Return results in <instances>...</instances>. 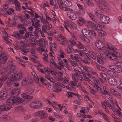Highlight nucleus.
I'll use <instances>...</instances> for the list:
<instances>
[{
    "label": "nucleus",
    "mask_w": 122,
    "mask_h": 122,
    "mask_svg": "<svg viewBox=\"0 0 122 122\" xmlns=\"http://www.w3.org/2000/svg\"><path fill=\"white\" fill-rule=\"evenodd\" d=\"M103 14L102 12H100V22H101V25L108 23L110 21L109 18L108 17L105 16Z\"/></svg>",
    "instance_id": "nucleus-1"
},
{
    "label": "nucleus",
    "mask_w": 122,
    "mask_h": 122,
    "mask_svg": "<svg viewBox=\"0 0 122 122\" xmlns=\"http://www.w3.org/2000/svg\"><path fill=\"white\" fill-rule=\"evenodd\" d=\"M35 116L38 117L41 119H45L48 117V115L43 111L41 110L36 112L34 114Z\"/></svg>",
    "instance_id": "nucleus-2"
},
{
    "label": "nucleus",
    "mask_w": 122,
    "mask_h": 122,
    "mask_svg": "<svg viewBox=\"0 0 122 122\" xmlns=\"http://www.w3.org/2000/svg\"><path fill=\"white\" fill-rule=\"evenodd\" d=\"M100 9L106 11H109L110 10L104 0H100Z\"/></svg>",
    "instance_id": "nucleus-3"
},
{
    "label": "nucleus",
    "mask_w": 122,
    "mask_h": 122,
    "mask_svg": "<svg viewBox=\"0 0 122 122\" xmlns=\"http://www.w3.org/2000/svg\"><path fill=\"white\" fill-rule=\"evenodd\" d=\"M104 26V25H101V24H100V36L102 37L100 38V40H102V41H104V36H105L107 35L106 32L102 30L103 29H102V27H103Z\"/></svg>",
    "instance_id": "nucleus-4"
},
{
    "label": "nucleus",
    "mask_w": 122,
    "mask_h": 122,
    "mask_svg": "<svg viewBox=\"0 0 122 122\" xmlns=\"http://www.w3.org/2000/svg\"><path fill=\"white\" fill-rule=\"evenodd\" d=\"M7 60V57L4 53L0 54V63L1 64L5 63Z\"/></svg>",
    "instance_id": "nucleus-5"
},
{
    "label": "nucleus",
    "mask_w": 122,
    "mask_h": 122,
    "mask_svg": "<svg viewBox=\"0 0 122 122\" xmlns=\"http://www.w3.org/2000/svg\"><path fill=\"white\" fill-rule=\"evenodd\" d=\"M67 16L72 20H75L77 17L76 13L73 12H68L67 14Z\"/></svg>",
    "instance_id": "nucleus-6"
},
{
    "label": "nucleus",
    "mask_w": 122,
    "mask_h": 122,
    "mask_svg": "<svg viewBox=\"0 0 122 122\" xmlns=\"http://www.w3.org/2000/svg\"><path fill=\"white\" fill-rule=\"evenodd\" d=\"M65 23L68 25L69 27L71 29H75L76 28V26L75 23L69 20H66V22H64V23Z\"/></svg>",
    "instance_id": "nucleus-7"
},
{
    "label": "nucleus",
    "mask_w": 122,
    "mask_h": 122,
    "mask_svg": "<svg viewBox=\"0 0 122 122\" xmlns=\"http://www.w3.org/2000/svg\"><path fill=\"white\" fill-rule=\"evenodd\" d=\"M93 80L95 85L93 86V89L95 92H96L98 90V88H99V86L98 85L99 83V81L98 79L95 77L94 78Z\"/></svg>",
    "instance_id": "nucleus-8"
},
{
    "label": "nucleus",
    "mask_w": 122,
    "mask_h": 122,
    "mask_svg": "<svg viewBox=\"0 0 122 122\" xmlns=\"http://www.w3.org/2000/svg\"><path fill=\"white\" fill-rule=\"evenodd\" d=\"M52 28V26L51 24H44L42 27V31L43 32L46 33L47 30H50Z\"/></svg>",
    "instance_id": "nucleus-9"
},
{
    "label": "nucleus",
    "mask_w": 122,
    "mask_h": 122,
    "mask_svg": "<svg viewBox=\"0 0 122 122\" xmlns=\"http://www.w3.org/2000/svg\"><path fill=\"white\" fill-rule=\"evenodd\" d=\"M82 33L83 36L86 37H89L91 34V32L87 29H83L82 30Z\"/></svg>",
    "instance_id": "nucleus-10"
},
{
    "label": "nucleus",
    "mask_w": 122,
    "mask_h": 122,
    "mask_svg": "<svg viewBox=\"0 0 122 122\" xmlns=\"http://www.w3.org/2000/svg\"><path fill=\"white\" fill-rule=\"evenodd\" d=\"M108 81L109 84L113 86H116L117 83L116 80L113 77L108 78Z\"/></svg>",
    "instance_id": "nucleus-11"
},
{
    "label": "nucleus",
    "mask_w": 122,
    "mask_h": 122,
    "mask_svg": "<svg viewBox=\"0 0 122 122\" xmlns=\"http://www.w3.org/2000/svg\"><path fill=\"white\" fill-rule=\"evenodd\" d=\"M100 81L103 83L105 81H106L107 78V76L106 74L103 73H101L100 75Z\"/></svg>",
    "instance_id": "nucleus-12"
},
{
    "label": "nucleus",
    "mask_w": 122,
    "mask_h": 122,
    "mask_svg": "<svg viewBox=\"0 0 122 122\" xmlns=\"http://www.w3.org/2000/svg\"><path fill=\"white\" fill-rule=\"evenodd\" d=\"M106 89V87L105 86H101V87H100V89L101 92L103 94L109 95L110 94V92L107 91Z\"/></svg>",
    "instance_id": "nucleus-13"
},
{
    "label": "nucleus",
    "mask_w": 122,
    "mask_h": 122,
    "mask_svg": "<svg viewBox=\"0 0 122 122\" xmlns=\"http://www.w3.org/2000/svg\"><path fill=\"white\" fill-rule=\"evenodd\" d=\"M20 92V90L19 88H15L12 90L11 94L14 96V97H15L18 96Z\"/></svg>",
    "instance_id": "nucleus-14"
},
{
    "label": "nucleus",
    "mask_w": 122,
    "mask_h": 122,
    "mask_svg": "<svg viewBox=\"0 0 122 122\" xmlns=\"http://www.w3.org/2000/svg\"><path fill=\"white\" fill-rule=\"evenodd\" d=\"M23 73L22 72H18L14 76L15 81H17L21 79L23 77Z\"/></svg>",
    "instance_id": "nucleus-15"
},
{
    "label": "nucleus",
    "mask_w": 122,
    "mask_h": 122,
    "mask_svg": "<svg viewBox=\"0 0 122 122\" xmlns=\"http://www.w3.org/2000/svg\"><path fill=\"white\" fill-rule=\"evenodd\" d=\"M15 97L12 96L8 98L6 101V103L9 104L11 105L15 103Z\"/></svg>",
    "instance_id": "nucleus-16"
},
{
    "label": "nucleus",
    "mask_w": 122,
    "mask_h": 122,
    "mask_svg": "<svg viewBox=\"0 0 122 122\" xmlns=\"http://www.w3.org/2000/svg\"><path fill=\"white\" fill-rule=\"evenodd\" d=\"M14 2L16 10L18 11H20L21 8L20 2L18 0H16L14 1Z\"/></svg>",
    "instance_id": "nucleus-17"
},
{
    "label": "nucleus",
    "mask_w": 122,
    "mask_h": 122,
    "mask_svg": "<svg viewBox=\"0 0 122 122\" xmlns=\"http://www.w3.org/2000/svg\"><path fill=\"white\" fill-rule=\"evenodd\" d=\"M13 35L14 37H15L17 39H20L23 36V35L20 33L18 31L14 32Z\"/></svg>",
    "instance_id": "nucleus-18"
},
{
    "label": "nucleus",
    "mask_w": 122,
    "mask_h": 122,
    "mask_svg": "<svg viewBox=\"0 0 122 122\" xmlns=\"http://www.w3.org/2000/svg\"><path fill=\"white\" fill-rule=\"evenodd\" d=\"M105 55L104 53H101L100 55V64L102 65L104 64V60L105 58Z\"/></svg>",
    "instance_id": "nucleus-19"
},
{
    "label": "nucleus",
    "mask_w": 122,
    "mask_h": 122,
    "mask_svg": "<svg viewBox=\"0 0 122 122\" xmlns=\"http://www.w3.org/2000/svg\"><path fill=\"white\" fill-rule=\"evenodd\" d=\"M15 81L14 78L8 77V79L7 80L6 84L8 85H11L14 84L15 82Z\"/></svg>",
    "instance_id": "nucleus-20"
},
{
    "label": "nucleus",
    "mask_w": 122,
    "mask_h": 122,
    "mask_svg": "<svg viewBox=\"0 0 122 122\" xmlns=\"http://www.w3.org/2000/svg\"><path fill=\"white\" fill-rule=\"evenodd\" d=\"M106 55L110 59L114 61H116L117 59V57L115 55L112 54V53L109 52L108 54H106Z\"/></svg>",
    "instance_id": "nucleus-21"
},
{
    "label": "nucleus",
    "mask_w": 122,
    "mask_h": 122,
    "mask_svg": "<svg viewBox=\"0 0 122 122\" xmlns=\"http://www.w3.org/2000/svg\"><path fill=\"white\" fill-rule=\"evenodd\" d=\"M47 42L43 38L39 39L38 44L39 46H45Z\"/></svg>",
    "instance_id": "nucleus-22"
},
{
    "label": "nucleus",
    "mask_w": 122,
    "mask_h": 122,
    "mask_svg": "<svg viewBox=\"0 0 122 122\" xmlns=\"http://www.w3.org/2000/svg\"><path fill=\"white\" fill-rule=\"evenodd\" d=\"M14 69L11 70L10 71L8 72V77L14 78L16 73L14 71Z\"/></svg>",
    "instance_id": "nucleus-23"
},
{
    "label": "nucleus",
    "mask_w": 122,
    "mask_h": 122,
    "mask_svg": "<svg viewBox=\"0 0 122 122\" xmlns=\"http://www.w3.org/2000/svg\"><path fill=\"white\" fill-rule=\"evenodd\" d=\"M7 94L6 92H0V98L1 100H4L7 98Z\"/></svg>",
    "instance_id": "nucleus-24"
},
{
    "label": "nucleus",
    "mask_w": 122,
    "mask_h": 122,
    "mask_svg": "<svg viewBox=\"0 0 122 122\" xmlns=\"http://www.w3.org/2000/svg\"><path fill=\"white\" fill-rule=\"evenodd\" d=\"M40 47L38 48L37 50L40 51V53H41L40 52H48L45 46H40Z\"/></svg>",
    "instance_id": "nucleus-25"
},
{
    "label": "nucleus",
    "mask_w": 122,
    "mask_h": 122,
    "mask_svg": "<svg viewBox=\"0 0 122 122\" xmlns=\"http://www.w3.org/2000/svg\"><path fill=\"white\" fill-rule=\"evenodd\" d=\"M35 91V90L32 88H29L25 91V93L29 95H33Z\"/></svg>",
    "instance_id": "nucleus-26"
},
{
    "label": "nucleus",
    "mask_w": 122,
    "mask_h": 122,
    "mask_svg": "<svg viewBox=\"0 0 122 122\" xmlns=\"http://www.w3.org/2000/svg\"><path fill=\"white\" fill-rule=\"evenodd\" d=\"M15 103H22L24 101V99L21 98L15 97Z\"/></svg>",
    "instance_id": "nucleus-27"
},
{
    "label": "nucleus",
    "mask_w": 122,
    "mask_h": 122,
    "mask_svg": "<svg viewBox=\"0 0 122 122\" xmlns=\"http://www.w3.org/2000/svg\"><path fill=\"white\" fill-rule=\"evenodd\" d=\"M104 41H102V40H100V50L101 51H103L104 52H105L104 48V45L103 42Z\"/></svg>",
    "instance_id": "nucleus-28"
},
{
    "label": "nucleus",
    "mask_w": 122,
    "mask_h": 122,
    "mask_svg": "<svg viewBox=\"0 0 122 122\" xmlns=\"http://www.w3.org/2000/svg\"><path fill=\"white\" fill-rule=\"evenodd\" d=\"M21 97L23 98L26 99H31L33 98V97L32 96L26 94L25 93H23L21 95Z\"/></svg>",
    "instance_id": "nucleus-29"
},
{
    "label": "nucleus",
    "mask_w": 122,
    "mask_h": 122,
    "mask_svg": "<svg viewBox=\"0 0 122 122\" xmlns=\"http://www.w3.org/2000/svg\"><path fill=\"white\" fill-rule=\"evenodd\" d=\"M107 74L111 76L114 77L115 76L116 73L112 71L108 70L107 72Z\"/></svg>",
    "instance_id": "nucleus-30"
},
{
    "label": "nucleus",
    "mask_w": 122,
    "mask_h": 122,
    "mask_svg": "<svg viewBox=\"0 0 122 122\" xmlns=\"http://www.w3.org/2000/svg\"><path fill=\"white\" fill-rule=\"evenodd\" d=\"M28 41V39H25L24 41H21L20 43L21 46L22 47V48H23L27 44V42Z\"/></svg>",
    "instance_id": "nucleus-31"
},
{
    "label": "nucleus",
    "mask_w": 122,
    "mask_h": 122,
    "mask_svg": "<svg viewBox=\"0 0 122 122\" xmlns=\"http://www.w3.org/2000/svg\"><path fill=\"white\" fill-rule=\"evenodd\" d=\"M29 83V82L28 80L26 78H25L22 81L21 84L22 85H26Z\"/></svg>",
    "instance_id": "nucleus-32"
},
{
    "label": "nucleus",
    "mask_w": 122,
    "mask_h": 122,
    "mask_svg": "<svg viewBox=\"0 0 122 122\" xmlns=\"http://www.w3.org/2000/svg\"><path fill=\"white\" fill-rule=\"evenodd\" d=\"M64 5L66 6L69 7L71 5L72 3L71 1L66 0L64 2Z\"/></svg>",
    "instance_id": "nucleus-33"
},
{
    "label": "nucleus",
    "mask_w": 122,
    "mask_h": 122,
    "mask_svg": "<svg viewBox=\"0 0 122 122\" xmlns=\"http://www.w3.org/2000/svg\"><path fill=\"white\" fill-rule=\"evenodd\" d=\"M4 104L5 108V110L7 111L10 109L11 108V105L8 103Z\"/></svg>",
    "instance_id": "nucleus-34"
},
{
    "label": "nucleus",
    "mask_w": 122,
    "mask_h": 122,
    "mask_svg": "<svg viewBox=\"0 0 122 122\" xmlns=\"http://www.w3.org/2000/svg\"><path fill=\"white\" fill-rule=\"evenodd\" d=\"M87 26L88 27H94L95 24L92 22L91 21H88L87 24Z\"/></svg>",
    "instance_id": "nucleus-35"
},
{
    "label": "nucleus",
    "mask_w": 122,
    "mask_h": 122,
    "mask_svg": "<svg viewBox=\"0 0 122 122\" xmlns=\"http://www.w3.org/2000/svg\"><path fill=\"white\" fill-rule=\"evenodd\" d=\"M115 68V71L117 72H120L122 71V68L120 66H116Z\"/></svg>",
    "instance_id": "nucleus-36"
},
{
    "label": "nucleus",
    "mask_w": 122,
    "mask_h": 122,
    "mask_svg": "<svg viewBox=\"0 0 122 122\" xmlns=\"http://www.w3.org/2000/svg\"><path fill=\"white\" fill-rule=\"evenodd\" d=\"M110 90L112 94L113 95H115L116 96L118 94L119 95L118 93L112 89H110Z\"/></svg>",
    "instance_id": "nucleus-37"
},
{
    "label": "nucleus",
    "mask_w": 122,
    "mask_h": 122,
    "mask_svg": "<svg viewBox=\"0 0 122 122\" xmlns=\"http://www.w3.org/2000/svg\"><path fill=\"white\" fill-rule=\"evenodd\" d=\"M37 102V101H35L31 102L30 104V107L33 108H35L36 104Z\"/></svg>",
    "instance_id": "nucleus-38"
},
{
    "label": "nucleus",
    "mask_w": 122,
    "mask_h": 122,
    "mask_svg": "<svg viewBox=\"0 0 122 122\" xmlns=\"http://www.w3.org/2000/svg\"><path fill=\"white\" fill-rule=\"evenodd\" d=\"M74 58L76 61H80L81 60V58L77 54H76L75 55Z\"/></svg>",
    "instance_id": "nucleus-39"
},
{
    "label": "nucleus",
    "mask_w": 122,
    "mask_h": 122,
    "mask_svg": "<svg viewBox=\"0 0 122 122\" xmlns=\"http://www.w3.org/2000/svg\"><path fill=\"white\" fill-rule=\"evenodd\" d=\"M42 105V103H39L37 102L36 104L35 108H39L41 107Z\"/></svg>",
    "instance_id": "nucleus-40"
},
{
    "label": "nucleus",
    "mask_w": 122,
    "mask_h": 122,
    "mask_svg": "<svg viewBox=\"0 0 122 122\" xmlns=\"http://www.w3.org/2000/svg\"><path fill=\"white\" fill-rule=\"evenodd\" d=\"M89 15L91 20L94 22H96V20L95 19V18L94 15L91 13H89Z\"/></svg>",
    "instance_id": "nucleus-41"
},
{
    "label": "nucleus",
    "mask_w": 122,
    "mask_h": 122,
    "mask_svg": "<svg viewBox=\"0 0 122 122\" xmlns=\"http://www.w3.org/2000/svg\"><path fill=\"white\" fill-rule=\"evenodd\" d=\"M86 3L89 6H92L93 5V3L90 0H86Z\"/></svg>",
    "instance_id": "nucleus-42"
},
{
    "label": "nucleus",
    "mask_w": 122,
    "mask_h": 122,
    "mask_svg": "<svg viewBox=\"0 0 122 122\" xmlns=\"http://www.w3.org/2000/svg\"><path fill=\"white\" fill-rule=\"evenodd\" d=\"M35 28H36V29L34 32V33L36 34H37L40 33V31H41V30L38 27Z\"/></svg>",
    "instance_id": "nucleus-43"
},
{
    "label": "nucleus",
    "mask_w": 122,
    "mask_h": 122,
    "mask_svg": "<svg viewBox=\"0 0 122 122\" xmlns=\"http://www.w3.org/2000/svg\"><path fill=\"white\" fill-rule=\"evenodd\" d=\"M116 66L113 65H109L108 66V67L111 69L112 70H115V69H116Z\"/></svg>",
    "instance_id": "nucleus-44"
},
{
    "label": "nucleus",
    "mask_w": 122,
    "mask_h": 122,
    "mask_svg": "<svg viewBox=\"0 0 122 122\" xmlns=\"http://www.w3.org/2000/svg\"><path fill=\"white\" fill-rule=\"evenodd\" d=\"M73 92H67V94H66V96L68 97H71L73 96V94H72Z\"/></svg>",
    "instance_id": "nucleus-45"
},
{
    "label": "nucleus",
    "mask_w": 122,
    "mask_h": 122,
    "mask_svg": "<svg viewBox=\"0 0 122 122\" xmlns=\"http://www.w3.org/2000/svg\"><path fill=\"white\" fill-rule=\"evenodd\" d=\"M23 25L22 24H18L17 26V27L18 28H22L24 30H26V31L27 30L25 27H23Z\"/></svg>",
    "instance_id": "nucleus-46"
},
{
    "label": "nucleus",
    "mask_w": 122,
    "mask_h": 122,
    "mask_svg": "<svg viewBox=\"0 0 122 122\" xmlns=\"http://www.w3.org/2000/svg\"><path fill=\"white\" fill-rule=\"evenodd\" d=\"M62 90L61 89H59L57 88H55L53 89V91L55 92H60Z\"/></svg>",
    "instance_id": "nucleus-47"
},
{
    "label": "nucleus",
    "mask_w": 122,
    "mask_h": 122,
    "mask_svg": "<svg viewBox=\"0 0 122 122\" xmlns=\"http://www.w3.org/2000/svg\"><path fill=\"white\" fill-rule=\"evenodd\" d=\"M90 56L93 59L95 60L96 59V55L94 53L92 52H90Z\"/></svg>",
    "instance_id": "nucleus-48"
},
{
    "label": "nucleus",
    "mask_w": 122,
    "mask_h": 122,
    "mask_svg": "<svg viewBox=\"0 0 122 122\" xmlns=\"http://www.w3.org/2000/svg\"><path fill=\"white\" fill-rule=\"evenodd\" d=\"M95 46L98 49H99V41L97 40L96 41L95 43Z\"/></svg>",
    "instance_id": "nucleus-49"
},
{
    "label": "nucleus",
    "mask_w": 122,
    "mask_h": 122,
    "mask_svg": "<svg viewBox=\"0 0 122 122\" xmlns=\"http://www.w3.org/2000/svg\"><path fill=\"white\" fill-rule=\"evenodd\" d=\"M41 21L44 24H50L49 23L48 21L46 20H45L43 19H41Z\"/></svg>",
    "instance_id": "nucleus-50"
},
{
    "label": "nucleus",
    "mask_w": 122,
    "mask_h": 122,
    "mask_svg": "<svg viewBox=\"0 0 122 122\" xmlns=\"http://www.w3.org/2000/svg\"><path fill=\"white\" fill-rule=\"evenodd\" d=\"M80 37L84 41H85L87 43H89L90 42V40L88 39L87 38H83L81 36Z\"/></svg>",
    "instance_id": "nucleus-51"
},
{
    "label": "nucleus",
    "mask_w": 122,
    "mask_h": 122,
    "mask_svg": "<svg viewBox=\"0 0 122 122\" xmlns=\"http://www.w3.org/2000/svg\"><path fill=\"white\" fill-rule=\"evenodd\" d=\"M83 19H80L78 21V24L81 25H83Z\"/></svg>",
    "instance_id": "nucleus-52"
},
{
    "label": "nucleus",
    "mask_w": 122,
    "mask_h": 122,
    "mask_svg": "<svg viewBox=\"0 0 122 122\" xmlns=\"http://www.w3.org/2000/svg\"><path fill=\"white\" fill-rule=\"evenodd\" d=\"M39 79L40 81H41L43 84L45 85H46V84L45 83V80L42 76H41V77H40Z\"/></svg>",
    "instance_id": "nucleus-53"
},
{
    "label": "nucleus",
    "mask_w": 122,
    "mask_h": 122,
    "mask_svg": "<svg viewBox=\"0 0 122 122\" xmlns=\"http://www.w3.org/2000/svg\"><path fill=\"white\" fill-rule=\"evenodd\" d=\"M59 37L61 38V40H62L65 42H66L67 40L65 39V37L62 35H60Z\"/></svg>",
    "instance_id": "nucleus-54"
},
{
    "label": "nucleus",
    "mask_w": 122,
    "mask_h": 122,
    "mask_svg": "<svg viewBox=\"0 0 122 122\" xmlns=\"http://www.w3.org/2000/svg\"><path fill=\"white\" fill-rule=\"evenodd\" d=\"M5 106L4 105H2L0 106V110L3 111H5Z\"/></svg>",
    "instance_id": "nucleus-55"
},
{
    "label": "nucleus",
    "mask_w": 122,
    "mask_h": 122,
    "mask_svg": "<svg viewBox=\"0 0 122 122\" xmlns=\"http://www.w3.org/2000/svg\"><path fill=\"white\" fill-rule=\"evenodd\" d=\"M31 117V116L30 115H27L25 117H24V119L25 120H28L30 119Z\"/></svg>",
    "instance_id": "nucleus-56"
},
{
    "label": "nucleus",
    "mask_w": 122,
    "mask_h": 122,
    "mask_svg": "<svg viewBox=\"0 0 122 122\" xmlns=\"http://www.w3.org/2000/svg\"><path fill=\"white\" fill-rule=\"evenodd\" d=\"M29 32H26L25 34V36L24 37V38L26 39L28 38V37H30L29 35Z\"/></svg>",
    "instance_id": "nucleus-57"
},
{
    "label": "nucleus",
    "mask_w": 122,
    "mask_h": 122,
    "mask_svg": "<svg viewBox=\"0 0 122 122\" xmlns=\"http://www.w3.org/2000/svg\"><path fill=\"white\" fill-rule=\"evenodd\" d=\"M85 58L87 60H89L90 59V56L87 53H86L85 55Z\"/></svg>",
    "instance_id": "nucleus-58"
},
{
    "label": "nucleus",
    "mask_w": 122,
    "mask_h": 122,
    "mask_svg": "<svg viewBox=\"0 0 122 122\" xmlns=\"http://www.w3.org/2000/svg\"><path fill=\"white\" fill-rule=\"evenodd\" d=\"M79 53V55L81 56H84L85 52L83 51H81L78 52Z\"/></svg>",
    "instance_id": "nucleus-59"
},
{
    "label": "nucleus",
    "mask_w": 122,
    "mask_h": 122,
    "mask_svg": "<svg viewBox=\"0 0 122 122\" xmlns=\"http://www.w3.org/2000/svg\"><path fill=\"white\" fill-rule=\"evenodd\" d=\"M100 70L102 71H106V69L104 67L100 65Z\"/></svg>",
    "instance_id": "nucleus-60"
},
{
    "label": "nucleus",
    "mask_w": 122,
    "mask_h": 122,
    "mask_svg": "<svg viewBox=\"0 0 122 122\" xmlns=\"http://www.w3.org/2000/svg\"><path fill=\"white\" fill-rule=\"evenodd\" d=\"M2 118H4L7 120H9L10 119V117L7 115H3L2 116Z\"/></svg>",
    "instance_id": "nucleus-61"
},
{
    "label": "nucleus",
    "mask_w": 122,
    "mask_h": 122,
    "mask_svg": "<svg viewBox=\"0 0 122 122\" xmlns=\"http://www.w3.org/2000/svg\"><path fill=\"white\" fill-rule=\"evenodd\" d=\"M57 3L60 5H64V2L63 3L62 0H57Z\"/></svg>",
    "instance_id": "nucleus-62"
},
{
    "label": "nucleus",
    "mask_w": 122,
    "mask_h": 122,
    "mask_svg": "<svg viewBox=\"0 0 122 122\" xmlns=\"http://www.w3.org/2000/svg\"><path fill=\"white\" fill-rule=\"evenodd\" d=\"M69 41L71 43V44L74 45L76 43L75 41L71 39H70Z\"/></svg>",
    "instance_id": "nucleus-63"
},
{
    "label": "nucleus",
    "mask_w": 122,
    "mask_h": 122,
    "mask_svg": "<svg viewBox=\"0 0 122 122\" xmlns=\"http://www.w3.org/2000/svg\"><path fill=\"white\" fill-rule=\"evenodd\" d=\"M67 48L71 52L73 53L74 52V50L73 49V48L71 47H70L69 46H68L67 47Z\"/></svg>",
    "instance_id": "nucleus-64"
}]
</instances>
